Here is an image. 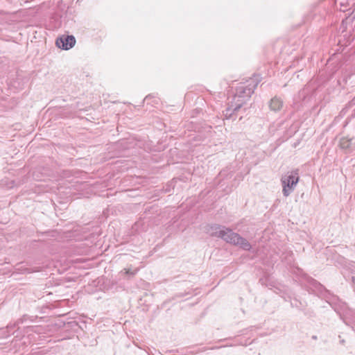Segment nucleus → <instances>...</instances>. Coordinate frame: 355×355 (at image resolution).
<instances>
[{
	"label": "nucleus",
	"instance_id": "nucleus-1",
	"mask_svg": "<svg viewBox=\"0 0 355 355\" xmlns=\"http://www.w3.org/2000/svg\"><path fill=\"white\" fill-rule=\"evenodd\" d=\"M210 229V234L212 236L221 238L227 243L239 246L244 250H250L251 249L250 243L245 239L229 228L221 227L220 225H214L211 226Z\"/></svg>",
	"mask_w": 355,
	"mask_h": 355
},
{
	"label": "nucleus",
	"instance_id": "nucleus-2",
	"mask_svg": "<svg viewBox=\"0 0 355 355\" xmlns=\"http://www.w3.org/2000/svg\"><path fill=\"white\" fill-rule=\"evenodd\" d=\"M257 85L254 79L249 81L248 85H241L237 87L235 95L232 101L235 103L234 110H239L247 100L254 93V89Z\"/></svg>",
	"mask_w": 355,
	"mask_h": 355
},
{
	"label": "nucleus",
	"instance_id": "nucleus-3",
	"mask_svg": "<svg viewBox=\"0 0 355 355\" xmlns=\"http://www.w3.org/2000/svg\"><path fill=\"white\" fill-rule=\"evenodd\" d=\"M299 179L298 170L288 171L282 175L281 183L282 185V193L285 197L288 196L295 190Z\"/></svg>",
	"mask_w": 355,
	"mask_h": 355
},
{
	"label": "nucleus",
	"instance_id": "nucleus-4",
	"mask_svg": "<svg viewBox=\"0 0 355 355\" xmlns=\"http://www.w3.org/2000/svg\"><path fill=\"white\" fill-rule=\"evenodd\" d=\"M55 44L58 47L68 50L75 45L76 39L73 35H62L56 40Z\"/></svg>",
	"mask_w": 355,
	"mask_h": 355
},
{
	"label": "nucleus",
	"instance_id": "nucleus-5",
	"mask_svg": "<svg viewBox=\"0 0 355 355\" xmlns=\"http://www.w3.org/2000/svg\"><path fill=\"white\" fill-rule=\"evenodd\" d=\"M269 106L271 110L279 111L283 107V101L280 98L274 97L270 100Z\"/></svg>",
	"mask_w": 355,
	"mask_h": 355
},
{
	"label": "nucleus",
	"instance_id": "nucleus-6",
	"mask_svg": "<svg viewBox=\"0 0 355 355\" xmlns=\"http://www.w3.org/2000/svg\"><path fill=\"white\" fill-rule=\"evenodd\" d=\"M235 107V103L232 101L230 102V105L229 107L224 111V115L226 119H230L232 118V115L236 112L237 110H234V107Z\"/></svg>",
	"mask_w": 355,
	"mask_h": 355
},
{
	"label": "nucleus",
	"instance_id": "nucleus-7",
	"mask_svg": "<svg viewBox=\"0 0 355 355\" xmlns=\"http://www.w3.org/2000/svg\"><path fill=\"white\" fill-rule=\"evenodd\" d=\"M340 146L343 149H350L352 146V139L343 137L340 141Z\"/></svg>",
	"mask_w": 355,
	"mask_h": 355
},
{
	"label": "nucleus",
	"instance_id": "nucleus-8",
	"mask_svg": "<svg viewBox=\"0 0 355 355\" xmlns=\"http://www.w3.org/2000/svg\"><path fill=\"white\" fill-rule=\"evenodd\" d=\"M137 272V269L132 271L130 269H127L125 270V273L128 274V275H134L136 274V272Z\"/></svg>",
	"mask_w": 355,
	"mask_h": 355
},
{
	"label": "nucleus",
	"instance_id": "nucleus-9",
	"mask_svg": "<svg viewBox=\"0 0 355 355\" xmlns=\"http://www.w3.org/2000/svg\"><path fill=\"white\" fill-rule=\"evenodd\" d=\"M353 282L355 284V277L352 278Z\"/></svg>",
	"mask_w": 355,
	"mask_h": 355
}]
</instances>
